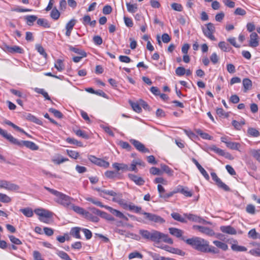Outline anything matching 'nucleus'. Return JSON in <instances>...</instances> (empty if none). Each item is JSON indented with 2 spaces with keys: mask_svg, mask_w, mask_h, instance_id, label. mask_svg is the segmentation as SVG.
<instances>
[{
  "mask_svg": "<svg viewBox=\"0 0 260 260\" xmlns=\"http://www.w3.org/2000/svg\"><path fill=\"white\" fill-rule=\"evenodd\" d=\"M182 240L198 251L202 252H206L207 251H209V242L202 238L193 237L191 238L186 239L185 237H183Z\"/></svg>",
  "mask_w": 260,
  "mask_h": 260,
  "instance_id": "f257e3e1",
  "label": "nucleus"
},
{
  "mask_svg": "<svg viewBox=\"0 0 260 260\" xmlns=\"http://www.w3.org/2000/svg\"><path fill=\"white\" fill-rule=\"evenodd\" d=\"M73 200L74 199L72 198L59 191L54 199L55 202L66 208L70 207Z\"/></svg>",
  "mask_w": 260,
  "mask_h": 260,
  "instance_id": "f03ea898",
  "label": "nucleus"
},
{
  "mask_svg": "<svg viewBox=\"0 0 260 260\" xmlns=\"http://www.w3.org/2000/svg\"><path fill=\"white\" fill-rule=\"evenodd\" d=\"M10 142L14 145H17L20 147L23 146L26 147L32 150H37L39 149L38 146H37L34 142L29 141H19L18 139L15 138L13 136L11 139Z\"/></svg>",
  "mask_w": 260,
  "mask_h": 260,
  "instance_id": "7ed1b4c3",
  "label": "nucleus"
},
{
  "mask_svg": "<svg viewBox=\"0 0 260 260\" xmlns=\"http://www.w3.org/2000/svg\"><path fill=\"white\" fill-rule=\"evenodd\" d=\"M0 188L5 189L10 191H18L20 189V186L10 181L0 179Z\"/></svg>",
  "mask_w": 260,
  "mask_h": 260,
  "instance_id": "20e7f679",
  "label": "nucleus"
},
{
  "mask_svg": "<svg viewBox=\"0 0 260 260\" xmlns=\"http://www.w3.org/2000/svg\"><path fill=\"white\" fill-rule=\"evenodd\" d=\"M215 28L212 23H208L206 25V27H202V31L204 35L212 41L216 40L213 33L215 32Z\"/></svg>",
  "mask_w": 260,
  "mask_h": 260,
  "instance_id": "39448f33",
  "label": "nucleus"
},
{
  "mask_svg": "<svg viewBox=\"0 0 260 260\" xmlns=\"http://www.w3.org/2000/svg\"><path fill=\"white\" fill-rule=\"evenodd\" d=\"M34 212L36 214L40 216V220L44 222H47L46 218L51 217L53 214L52 213L49 211L42 208L36 209L34 210Z\"/></svg>",
  "mask_w": 260,
  "mask_h": 260,
  "instance_id": "423d86ee",
  "label": "nucleus"
},
{
  "mask_svg": "<svg viewBox=\"0 0 260 260\" xmlns=\"http://www.w3.org/2000/svg\"><path fill=\"white\" fill-rule=\"evenodd\" d=\"M141 214L145 215V218L150 221L160 224L164 223L165 222V220L164 218L157 215L146 212H142Z\"/></svg>",
  "mask_w": 260,
  "mask_h": 260,
  "instance_id": "0eeeda50",
  "label": "nucleus"
},
{
  "mask_svg": "<svg viewBox=\"0 0 260 260\" xmlns=\"http://www.w3.org/2000/svg\"><path fill=\"white\" fill-rule=\"evenodd\" d=\"M211 176L212 179L215 182L216 185L218 187L223 189L225 191H230V189L229 187L226 185L225 183L222 182L220 178L218 177L216 174L214 172L211 173Z\"/></svg>",
  "mask_w": 260,
  "mask_h": 260,
  "instance_id": "6e6552de",
  "label": "nucleus"
},
{
  "mask_svg": "<svg viewBox=\"0 0 260 260\" xmlns=\"http://www.w3.org/2000/svg\"><path fill=\"white\" fill-rule=\"evenodd\" d=\"M129 142L138 151L143 153L149 152V149L146 148L145 146L139 141L132 139L129 140Z\"/></svg>",
  "mask_w": 260,
  "mask_h": 260,
  "instance_id": "1a4fd4ad",
  "label": "nucleus"
},
{
  "mask_svg": "<svg viewBox=\"0 0 260 260\" xmlns=\"http://www.w3.org/2000/svg\"><path fill=\"white\" fill-rule=\"evenodd\" d=\"M193 228L199 230L200 232L209 236H212L214 235V231L209 228L200 225H194Z\"/></svg>",
  "mask_w": 260,
  "mask_h": 260,
  "instance_id": "9d476101",
  "label": "nucleus"
},
{
  "mask_svg": "<svg viewBox=\"0 0 260 260\" xmlns=\"http://www.w3.org/2000/svg\"><path fill=\"white\" fill-rule=\"evenodd\" d=\"M105 208L109 210L113 215L115 216L116 217L119 218L120 219H124L126 221L128 220V218L125 216L121 212L113 209V208L109 206H105Z\"/></svg>",
  "mask_w": 260,
  "mask_h": 260,
  "instance_id": "9b49d317",
  "label": "nucleus"
},
{
  "mask_svg": "<svg viewBox=\"0 0 260 260\" xmlns=\"http://www.w3.org/2000/svg\"><path fill=\"white\" fill-rule=\"evenodd\" d=\"M162 234L163 233L159 231L152 230L150 241L154 242L155 243H159L161 242Z\"/></svg>",
  "mask_w": 260,
  "mask_h": 260,
  "instance_id": "f8f14e48",
  "label": "nucleus"
},
{
  "mask_svg": "<svg viewBox=\"0 0 260 260\" xmlns=\"http://www.w3.org/2000/svg\"><path fill=\"white\" fill-rule=\"evenodd\" d=\"M259 45L258 35L256 32H252L250 36L249 46L256 47Z\"/></svg>",
  "mask_w": 260,
  "mask_h": 260,
  "instance_id": "ddd939ff",
  "label": "nucleus"
},
{
  "mask_svg": "<svg viewBox=\"0 0 260 260\" xmlns=\"http://www.w3.org/2000/svg\"><path fill=\"white\" fill-rule=\"evenodd\" d=\"M128 177L138 185H143L145 183V180L143 178L136 175L129 174H128Z\"/></svg>",
  "mask_w": 260,
  "mask_h": 260,
  "instance_id": "4468645a",
  "label": "nucleus"
},
{
  "mask_svg": "<svg viewBox=\"0 0 260 260\" xmlns=\"http://www.w3.org/2000/svg\"><path fill=\"white\" fill-rule=\"evenodd\" d=\"M220 230L222 232L230 235H236L237 234L236 230L230 225L221 226Z\"/></svg>",
  "mask_w": 260,
  "mask_h": 260,
  "instance_id": "2eb2a0df",
  "label": "nucleus"
},
{
  "mask_svg": "<svg viewBox=\"0 0 260 260\" xmlns=\"http://www.w3.org/2000/svg\"><path fill=\"white\" fill-rule=\"evenodd\" d=\"M184 216L186 217L188 220L199 222V223H204L205 222V220L202 219V218L192 214H184Z\"/></svg>",
  "mask_w": 260,
  "mask_h": 260,
  "instance_id": "dca6fc26",
  "label": "nucleus"
},
{
  "mask_svg": "<svg viewBox=\"0 0 260 260\" xmlns=\"http://www.w3.org/2000/svg\"><path fill=\"white\" fill-rule=\"evenodd\" d=\"M169 230L171 235L176 237L177 238H180L182 240V238L184 237L182 236L183 232L180 229L175 228H170L169 229Z\"/></svg>",
  "mask_w": 260,
  "mask_h": 260,
  "instance_id": "f3484780",
  "label": "nucleus"
},
{
  "mask_svg": "<svg viewBox=\"0 0 260 260\" xmlns=\"http://www.w3.org/2000/svg\"><path fill=\"white\" fill-rule=\"evenodd\" d=\"M172 217L175 220L182 223H186L187 220L185 218L182 217L180 214L177 212H173L171 214Z\"/></svg>",
  "mask_w": 260,
  "mask_h": 260,
  "instance_id": "a211bd4d",
  "label": "nucleus"
},
{
  "mask_svg": "<svg viewBox=\"0 0 260 260\" xmlns=\"http://www.w3.org/2000/svg\"><path fill=\"white\" fill-rule=\"evenodd\" d=\"M68 160V158L63 157L61 155L54 156L52 159V162L56 165H59L60 164L63 163Z\"/></svg>",
  "mask_w": 260,
  "mask_h": 260,
  "instance_id": "6ab92c4d",
  "label": "nucleus"
},
{
  "mask_svg": "<svg viewBox=\"0 0 260 260\" xmlns=\"http://www.w3.org/2000/svg\"><path fill=\"white\" fill-rule=\"evenodd\" d=\"M70 207L75 212L80 215H82L84 216L87 212L85 211L83 208L79 206H75L72 204H71Z\"/></svg>",
  "mask_w": 260,
  "mask_h": 260,
  "instance_id": "aec40b11",
  "label": "nucleus"
},
{
  "mask_svg": "<svg viewBox=\"0 0 260 260\" xmlns=\"http://www.w3.org/2000/svg\"><path fill=\"white\" fill-rule=\"evenodd\" d=\"M252 245L253 246H258V247L250 250L249 253L255 256H260V243L254 242Z\"/></svg>",
  "mask_w": 260,
  "mask_h": 260,
  "instance_id": "412c9836",
  "label": "nucleus"
},
{
  "mask_svg": "<svg viewBox=\"0 0 260 260\" xmlns=\"http://www.w3.org/2000/svg\"><path fill=\"white\" fill-rule=\"evenodd\" d=\"M195 132L199 135L202 138L206 140H212V137L210 136L207 133L203 132L200 129H196L194 130Z\"/></svg>",
  "mask_w": 260,
  "mask_h": 260,
  "instance_id": "4be33fe9",
  "label": "nucleus"
},
{
  "mask_svg": "<svg viewBox=\"0 0 260 260\" xmlns=\"http://www.w3.org/2000/svg\"><path fill=\"white\" fill-rule=\"evenodd\" d=\"M176 191L177 192H181L186 197H190L192 196V193L190 191L186 190L181 186H178L176 188Z\"/></svg>",
  "mask_w": 260,
  "mask_h": 260,
  "instance_id": "5701e85b",
  "label": "nucleus"
},
{
  "mask_svg": "<svg viewBox=\"0 0 260 260\" xmlns=\"http://www.w3.org/2000/svg\"><path fill=\"white\" fill-rule=\"evenodd\" d=\"M113 167L117 171H119L120 170L123 171H127L128 169V166L124 164H119L117 162L114 163L113 165Z\"/></svg>",
  "mask_w": 260,
  "mask_h": 260,
  "instance_id": "b1692460",
  "label": "nucleus"
},
{
  "mask_svg": "<svg viewBox=\"0 0 260 260\" xmlns=\"http://www.w3.org/2000/svg\"><path fill=\"white\" fill-rule=\"evenodd\" d=\"M139 234L142 237L146 240H150L151 236V231H148L145 230H140L139 231Z\"/></svg>",
  "mask_w": 260,
  "mask_h": 260,
  "instance_id": "393cba45",
  "label": "nucleus"
},
{
  "mask_svg": "<svg viewBox=\"0 0 260 260\" xmlns=\"http://www.w3.org/2000/svg\"><path fill=\"white\" fill-rule=\"evenodd\" d=\"M54 67L59 72L62 71L64 69V66L63 63V61L60 59H57L54 64Z\"/></svg>",
  "mask_w": 260,
  "mask_h": 260,
  "instance_id": "a878e982",
  "label": "nucleus"
},
{
  "mask_svg": "<svg viewBox=\"0 0 260 260\" xmlns=\"http://www.w3.org/2000/svg\"><path fill=\"white\" fill-rule=\"evenodd\" d=\"M243 85L244 87V91L246 92L247 90L250 89L252 86V82L248 78H245L243 80Z\"/></svg>",
  "mask_w": 260,
  "mask_h": 260,
  "instance_id": "bb28decb",
  "label": "nucleus"
},
{
  "mask_svg": "<svg viewBox=\"0 0 260 260\" xmlns=\"http://www.w3.org/2000/svg\"><path fill=\"white\" fill-rule=\"evenodd\" d=\"M231 249L236 252H243L247 250V248L243 246H240L236 244H233L231 246Z\"/></svg>",
  "mask_w": 260,
  "mask_h": 260,
  "instance_id": "cd10ccee",
  "label": "nucleus"
},
{
  "mask_svg": "<svg viewBox=\"0 0 260 260\" xmlns=\"http://www.w3.org/2000/svg\"><path fill=\"white\" fill-rule=\"evenodd\" d=\"M226 147L232 150H239L240 147V144L239 143L228 142L226 143Z\"/></svg>",
  "mask_w": 260,
  "mask_h": 260,
  "instance_id": "c85d7f7f",
  "label": "nucleus"
},
{
  "mask_svg": "<svg viewBox=\"0 0 260 260\" xmlns=\"http://www.w3.org/2000/svg\"><path fill=\"white\" fill-rule=\"evenodd\" d=\"M27 119L39 125L42 124V122L40 119L31 115V114H28L27 115Z\"/></svg>",
  "mask_w": 260,
  "mask_h": 260,
  "instance_id": "c756f323",
  "label": "nucleus"
},
{
  "mask_svg": "<svg viewBox=\"0 0 260 260\" xmlns=\"http://www.w3.org/2000/svg\"><path fill=\"white\" fill-rule=\"evenodd\" d=\"M213 243L217 247L220 248L221 249L224 251H226L228 249V245L224 243H223L219 241H214Z\"/></svg>",
  "mask_w": 260,
  "mask_h": 260,
  "instance_id": "7c9ffc66",
  "label": "nucleus"
},
{
  "mask_svg": "<svg viewBox=\"0 0 260 260\" xmlns=\"http://www.w3.org/2000/svg\"><path fill=\"white\" fill-rule=\"evenodd\" d=\"M20 211L22 212L25 216L27 217H30L33 216V211L31 208H25L23 209H21Z\"/></svg>",
  "mask_w": 260,
  "mask_h": 260,
  "instance_id": "2f4dec72",
  "label": "nucleus"
},
{
  "mask_svg": "<svg viewBox=\"0 0 260 260\" xmlns=\"http://www.w3.org/2000/svg\"><path fill=\"white\" fill-rule=\"evenodd\" d=\"M160 167L161 169L162 172H165L169 176H173V171L169 168L168 166L165 165V164H161Z\"/></svg>",
  "mask_w": 260,
  "mask_h": 260,
  "instance_id": "473e14b6",
  "label": "nucleus"
},
{
  "mask_svg": "<svg viewBox=\"0 0 260 260\" xmlns=\"http://www.w3.org/2000/svg\"><path fill=\"white\" fill-rule=\"evenodd\" d=\"M80 228L78 227L73 228L71 230V235L77 239H80Z\"/></svg>",
  "mask_w": 260,
  "mask_h": 260,
  "instance_id": "72a5a7b5",
  "label": "nucleus"
},
{
  "mask_svg": "<svg viewBox=\"0 0 260 260\" xmlns=\"http://www.w3.org/2000/svg\"><path fill=\"white\" fill-rule=\"evenodd\" d=\"M209 149L211 151H214V152L216 153L217 154H218L221 156H223L225 154V152H224V151L223 150L217 147L215 145H212V146H210L209 148Z\"/></svg>",
  "mask_w": 260,
  "mask_h": 260,
  "instance_id": "f704fd0d",
  "label": "nucleus"
},
{
  "mask_svg": "<svg viewBox=\"0 0 260 260\" xmlns=\"http://www.w3.org/2000/svg\"><path fill=\"white\" fill-rule=\"evenodd\" d=\"M127 11L132 13H135L138 9L137 4H131V3H127L126 4Z\"/></svg>",
  "mask_w": 260,
  "mask_h": 260,
  "instance_id": "c9c22d12",
  "label": "nucleus"
},
{
  "mask_svg": "<svg viewBox=\"0 0 260 260\" xmlns=\"http://www.w3.org/2000/svg\"><path fill=\"white\" fill-rule=\"evenodd\" d=\"M56 254L63 260H72L69 255L63 251L57 250Z\"/></svg>",
  "mask_w": 260,
  "mask_h": 260,
  "instance_id": "e433bc0d",
  "label": "nucleus"
},
{
  "mask_svg": "<svg viewBox=\"0 0 260 260\" xmlns=\"http://www.w3.org/2000/svg\"><path fill=\"white\" fill-rule=\"evenodd\" d=\"M70 50L82 56H86V53L83 50L79 49V48H75L72 46L70 47Z\"/></svg>",
  "mask_w": 260,
  "mask_h": 260,
  "instance_id": "4c0bfd02",
  "label": "nucleus"
},
{
  "mask_svg": "<svg viewBox=\"0 0 260 260\" xmlns=\"http://www.w3.org/2000/svg\"><path fill=\"white\" fill-rule=\"evenodd\" d=\"M95 165L104 168H107L109 167L110 164L108 161H106L101 158H98Z\"/></svg>",
  "mask_w": 260,
  "mask_h": 260,
  "instance_id": "58836bf2",
  "label": "nucleus"
},
{
  "mask_svg": "<svg viewBox=\"0 0 260 260\" xmlns=\"http://www.w3.org/2000/svg\"><path fill=\"white\" fill-rule=\"evenodd\" d=\"M250 153L254 158L260 162V149L258 150L251 149Z\"/></svg>",
  "mask_w": 260,
  "mask_h": 260,
  "instance_id": "ea45409f",
  "label": "nucleus"
},
{
  "mask_svg": "<svg viewBox=\"0 0 260 260\" xmlns=\"http://www.w3.org/2000/svg\"><path fill=\"white\" fill-rule=\"evenodd\" d=\"M98 191H101V193H103V194L102 193L101 195L103 196L104 198H106L105 195H109L110 196H116V192L114 191L113 190H100V189H97Z\"/></svg>",
  "mask_w": 260,
  "mask_h": 260,
  "instance_id": "a19ab883",
  "label": "nucleus"
},
{
  "mask_svg": "<svg viewBox=\"0 0 260 260\" xmlns=\"http://www.w3.org/2000/svg\"><path fill=\"white\" fill-rule=\"evenodd\" d=\"M11 198L6 194L0 193V201L4 203H8L11 201Z\"/></svg>",
  "mask_w": 260,
  "mask_h": 260,
  "instance_id": "79ce46f5",
  "label": "nucleus"
},
{
  "mask_svg": "<svg viewBox=\"0 0 260 260\" xmlns=\"http://www.w3.org/2000/svg\"><path fill=\"white\" fill-rule=\"evenodd\" d=\"M129 104L134 111L137 113H140L142 111V109L138 103L129 102Z\"/></svg>",
  "mask_w": 260,
  "mask_h": 260,
  "instance_id": "37998d69",
  "label": "nucleus"
},
{
  "mask_svg": "<svg viewBox=\"0 0 260 260\" xmlns=\"http://www.w3.org/2000/svg\"><path fill=\"white\" fill-rule=\"evenodd\" d=\"M50 16L52 19L57 20L60 16V13L56 8H54L51 12Z\"/></svg>",
  "mask_w": 260,
  "mask_h": 260,
  "instance_id": "c03bdc74",
  "label": "nucleus"
},
{
  "mask_svg": "<svg viewBox=\"0 0 260 260\" xmlns=\"http://www.w3.org/2000/svg\"><path fill=\"white\" fill-rule=\"evenodd\" d=\"M8 51L10 52L13 53V52H17L21 53H22L23 49L20 48L19 46H13L12 47H10L8 48Z\"/></svg>",
  "mask_w": 260,
  "mask_h": 260,
  "instance_id": "a18cd8bd",
  "label": "nucleus"
},
{
  "mask_svg": "<svg viewBox=\"0 0 260 260\" xmlns=\"http://www.w3.org/2000/svg\"><path fill=\"white\" fill-rule=\"evenodd\" d=\"M218 47L225 52L229 51L231 49L229 45L224 42H220L218 44Z\"/></svg>",
  "mask_w": 260,
  "mask_h": 260,
  "instance_id": "49530a36",
  "label": "nucleus"
},
{
  "mask_svg": "<svg viewBox=\"0 0 260 260\" xmlns=\"http://www.w3.org/2000/svg\"><path fill=\"white\" fill-rule=\"evenodd\" d=\"M84 217H86L87 219L90 220V221L94 222H97L99 220V217H98L97 216H93L88 212H87Z\"/></svg>",
  "mask_w": 260,
  "mask_h": 260,
  "instance_id": "de8ad7c7",
  "label": "nucleus"
},
{
  "mask_svg": "<svg viewBox=\"0 0 260 260\" xmlns=\"http://www.w3.org/2000/svg\"><path fill=\"white\" fill-rule=\"evenodd\" d=\"M86 200L89 202H91L92 203H93V204H94L98 206H99L100 207L105 208L106 206L103 205L101 202H100L99 201L95 200L93 198H87L86 199Z\"/></svg>",
  "mask_w": 260,
  "mask_h": 260,
  "instance_id": "09e8293b",
  "label": "nucleus"
},
{
  "mask_svg": "<svg viewBox=\"0 0 260 260\" xmlns=\"http://www.w3.org/2000/svg\"><path fill=\"white\" fill-rule=\"evenodd\" d=\"M36 48L37 50L38 51V52H39L40 54L43 55L45 58H47V54L46 53L44 49L43 48V47L42 46H41L39 44H37L36 45Z\"/></svg>",
  "mask_w": 260,
  "mask_h": 260,
  "instance_id": "8fccbe9b",
  "label": "nucleus"
},
{
  "mask_svg": "<svg viewBox=\"0 0 260 260\" xmlns=\"http://www.w3.org/2000/svg\"><path fill=\"white\" fill-rule=\"evenodd\" d=\"M25 19L28 25H30L31 23L37 19V17L35 15H28L26 16Z\"/></svg>",
  "mask_w": 260,
  "mask_h": 260,
  "instance_id": "3c124183",
  "label": "nucleus"
},
{
  "mask_svg": "<svg viewBox=\"0 0 260 260\" xmlns=\"http://www.w3.org/2000/svg\"><path fill=\"white\" fill-rule=\"evenodd\" d=\"M76 22L75 19H72L69 21L66 25V29L72 30Z\"/></svg>",
  "mask_w": 260,
  "mask_h": 260,
  "instance_id": "603ef678",
  "label": "nucleus"
},
{
  "mask_svg": "<svg viewBox=\"0 0 260 260\" xmlns=\"http://www.w3.org/2000/svg\"><path fill=\"white\" fill-rule=\"evenodd\" d=\"M0 135L10 142L12 136L0 127Z\"/></svg>",
  "mask_w": 260,
  "mask_h": 260,
  "instance_id": "864d4df0",
  "label": "nucleus"
},
{
  "mask_svg": "<svg viewBox=\"0 0 260 260\" xmlns=\"http://www.w3.org/2000/svg\"><path fill=\"white\" fill-rule=\"evenodd\" d=\"M138 161L136 160H133L131 164V166H128V169L127 171H135V172H138L137 168L136 167V166L138 164Z\"/></svg>",
  "mask_w": 260,
  "mask_h": 260,
  "instance_id": "5fc2aeb1",
  "label": "nucleus"
},
{
  "mask_svg": "<svg viewBox=\"0 0 260 260\" xmlns=\"http://www.w3.org/2000/svg\"><path fill=\"white\" fill-rule=\"evenodd\" d=\"M49 111L53 113L54 116H55L57 118H61L62 117L63 115L60 111H59L57 110H56L53 108H50Z\"/></svg>",
  "mask_w": 260,
  "mask_h": 260,
  "instance_id": "6e6d98bb",
  "label": "nucleus"
},
{
  "mask_svg": "<svg viewBox=\"0 0 260 260\" xmlns=\"http://www.w3.org/2000/svg\"><path fill=\"white\" fill-rule=\"evenodd\" d=\"M37 24L44 27H49V25L47 21L43 18H39L37 20Z\"/></svg>",
  "mask_w": 260,
  "mask_h": 260,
  "instance_id": "4d7b16f0",
  "label": "nucleus"
},
{
  "mask_svg": "<svg viewBox=\"0 0 260 260\" xmlns=\"http://www.w3.org/2000/svg\"><path fill=\"white\" fill-rule=\"evenodd\" d=\"M5 122L6 124L12 126L13 128H14L18 132H23V129L15 125V124H14L13 122L9 120H6Z\"/></svg>",
  "mask_w": 260,
  "mask_h": 260,
  "instance_id": "13d9d810",
  "label": "nucleus"
},
{
  "mask_svg": "<svg viewBox=\"0 0 260 260\" xmlns=\"http://www.w3.org/2000/svg\"><path fill=\"white\" fill-rule=\"evenodd\" d=\"M161 241H163L170 244H172L173 243V240L171 238H169L167 235H166L164 233L162 234L161 237Z\"/></svg>",
  "mask_w": 260,
  "mask_h": 260,
  "instance_id": "bf43d9fd",
  "label": "nucleus"
},
{
  "mask_svg": "<svg viewBox=\"0 0 260 260\" xmlns=\"http://www.w3.org/2000/svg\"><path fill=\"white\" fill-rule=\"evenodd\" d=\"M67 141L70 144H75L77 146H78L80 147H81L83 146L82 142L78 141L77 140L73 139V138H68L67 139Z\"/></svg>",
  "mask_w": 260,
  "mask_h": 260,
  "instance_id": "052dcab7",
  "label": "nucleus"
},
{
  "mask_svg": "<svg viewBox=\"0 0 260 260\" xmlns=\"http://www.w3.org/2000/svg\"><path fill=\"white\" fill-rule=\"evenodd\" d=\"M150 173L154 175H160L162 174V171L156 167H152L150 169Z\"/></svg>",
  "mask_w": 260,
  "mask_h": 260,
  "instance_id": "680f3d73",
  "label": "nucleus"
},
{
  "mask_svg": "<svg viewBox=\"0 0 260 260\" xmlns=\"http://www.w3.org/2000/svg\"><path fill=\"white\" fill-rule=\"evenodd\" d=\"M142 257H143V255L140 253H139V252H137V251H135V252H132V253H129L128 255V258L129 259H133L134 258H142Z\"/></svg>",
  "mask_w": 260,
  "mask_h": 260,
  "instance_id": "e2e57ef3",
  "label": "nucleus"
},
{
  "mask_svg": "<svg viewBox=\"0 0 260 260\" xmlns=\"http://www.w3.org/2000/svg\"><path fill=\"white\" fill-rule=\"evenodd\" d=\"M170 252H171L172 253L177 254L179 255L184 256L185 254V253L182 250L178 249V248H170Z\"/></svg>",
  "mask_w": 260,
  "mask_h": 260,
  "instance_id": "0e129e2a",
  "label": "nucleus"
},
{
  "mask_svg": "<svg viewBox=\"0 0 260 260\" xmlns=\"http://www.w3.org/2000/svg\"><path fill=\"white\" fill-rule=\"evenodd\" d=\"M175 73L179 76H182L185 74V69L182 67H178L175 70Z\"/></svg>",
  "mask_w": 260,
  "mask_h": 260,
  "instance_id": "69168bd1",
  "label": "nucleus"
},
{
  "mask_svg": "<svg viewBox=\"0 0 260 260\" xmlns=\"http://www.w3.org/2000/svg\"><path fill=\"white\" fill-rule=\"evenodd\" d=\"M67 152L68 155L74 159H77L79 156V153L75 151L67 150Z\"/></svg>",
  "mask_w": 260,
  "mask_h": 260,
  "instance_id": "338daca9",
  "label": "nucleus"
},
{
  "mask_svg": "<svg viewBox=\"0 0 260 260\" xmlns=\"http://www.w3.org/2000/svg\"><path fill=\"white\" fill-rule=\"evenodd\" d=\"M101 217L104 219H106L108 221L114 220V218L113 217H112L111 215L104 211L102 212V214L101 215Z\"/></svg>",
  "mask_w": 260,
  "mask_h": 260,
  "instance_id": "774afa93",
  "label": "nucleus"
}]
</instances>
